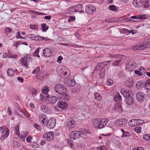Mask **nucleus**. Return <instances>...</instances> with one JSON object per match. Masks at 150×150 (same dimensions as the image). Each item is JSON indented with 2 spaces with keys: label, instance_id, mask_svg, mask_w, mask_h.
<instances>
[{
  "label": "nucleus",
  "instance_id": "nucleus-1",
  "mask_svg": "<svg viewBox=\"0 0 150 150\" xmlns=\"http://www.w3.org/2000/svg\"><path fill=\"white\" fill-rule=\"evenodd\" d=\"M54 89L57 93L62 96L64 100L67 101L69 99V96L67 94V91L66 87L63 84L59 83L57 84L54 86Z\"/></svg>",
  "mask_w": 150,
  "mask_h": 150
},
{
  "label": "nucleus",
  "instance_id": "nucleus-2",
  "mask_svg": "<svg viewBox=\"0 0 150 150\" xmlns=\"http://www.w3.org/2000/svg\"><path fill=\"white\" fill-rule=\"evenodd\" d=\"M83 134V132H82L74 131L70 132L69 135V137L70 139L75 140L80 137H82Z\"/></svg>",
  "mask_w": 150,
  "mask_h": 150
},
{
  "label": "nucleus",
  "instance_id": "nucleus-3",
  "mask_svg": "<svg viewBox=\"0 0 150 150\" xmlns=\"http://www.w3.org/2000/svg\"><path fill=\"white\" fill-rule=\"evenodd\" d=\"M56 120L54 117H52L48 119L45 126L49 129H52L56 125Z\"/></svg>",
  "mask_w": 150,
  "mask_h": 150
},
{
  "label": "nucleus",
  "instance_id": "nucleus-4",
  "mask_svg": "<svg viewBox=\"0 0 150 150\" xmlns=\"http://www.w3.org/2000/svg\"><path fill=\"white\" fill-rule=\"evenodd\" d=\"M127 123V120L125 118H122L117 120L115 124L117 126L122 127H125Z\"/></svg>",
  "mask_w": 150,
  "mask_h": 150
},
{
  "label": "nucleus",
  "instance_id": "nucleus-5",
  "mask_svg": "<svg viewBox=\"0 0 150 150\" xmlns=\"http://www.w3.org/2000/svg\"><path fill=\"white\" fill-rule=\"evenodd\" d=\"M54 134L51 131L44 134L43 136L45 140L49 141H52L54 138Z\"/></svg>",
  "mask_w": 150,
  "mask_h": 150
},
{
  "label": "nucleus",
  "instance_id": "nucleus-6",
  "mask_svg": "<svg viewBox=\"0 0 150 150\" xmlns=\"http://www.w3.org/2000/svg\"><path fill=\"white\" fill-rule=\"evenodd\" d=\"M39 121L42 125L45 126V125L48 120L46 115L44 113L40 115L39 117Z\"/></svg>",
  "mask_w": 150,
  "mask_h": 150
},
{
  "label": "nucleus",
  "instance_id": "nucleus-7",
  "mask_svg": "<svg viewBox=\"0 0 150 150\" xmlns=\"http://www.w3.org/2000/svg\"><path fill=\"white\" fill-rule=\"evenodd\" d=\"M146 95L143 93L138 92L136 95V98L137 101L139 102H143L145 99Z\"/></svg>",
  "mask_w": 150,
  "mask_h": 150
},
{
  "label": "nucleus",
  "instance_id": "nucleus-8",
  "mask_svg": "<svg viewBox=\"0 0 150 150\" xmlns=\"http://www.w3.org/2000/svg\"><path fill=\"white\" fill-rule=\"evenodd\" d=\"M85 10L87 13L90 14L96 11V8L91 5H87L86 6Z\"/></svg>",
  "mask_w": 150,
  "mask_h": 150
},
{
  "label": "nucleus",
  "instance_id": "nucleus-9",
  "mask_svg": "<svg viewBox=\"0 0 150 150\" xmlns=\"http://www.w3.org/2000/svg\"><path fill=\"white\" fill-rule=\"evenodd\" d=\"M66 125L68 128H73L76 125L75 121L72 119H70L66 122Z\"/></svg>",
  "mask_w": 150,
  "mask_h": 150
},
{
  "label": "nucleus",
  "instance_id": "nucleus-10",
  "mask_svg": "<svg viewBox=\"0 0 150 150\" xmlns=\"http://www.w3.org/2000/svg\"><path fill=\"white\" fill-rule=\"evenodd\" d=\"M30 58H32L28 57H25L22 58L21 59V62L23 65L25 66L26 68L28 67L27 65L28 62Z\"/></svg>",
  "mask_w": 150,
  "mask_h": 150
},
{
  "label": "nucleus",
  "instance_id": "nucleus-11",
  "mask_svg": "<svg viewBox=\"0 0 150 150\" xmlns=\"http://www.w3.org/2000/svg\"><path fill=\"white\" fill-rule=\"evenodd\" d=\"M114 109L115 112L117 111L119 113L122 112L123 111L121 104L120 103H117L115 105Z\"/></svg>",
  "mask_w": 150,
  "mask_h": 150
},
{
  "label": "nucleus",
  "instance_id": "nucleus-12",
  "mask_svg": "<svg viewBox=\"0 0 150 150\" xmlns=\"http://www.w3.org/2000/svg\"><path fill=\"white\" fill-rule=\"evenodd\" d=\"M58 106L59 108L63 110L66 109L68 107V105L66 103L61 101L58 102Z\"/></svg>",
  "mask_w": 150,
  "mask_h": 150
},
{
  "label": "nucleus",
  "instance_id": "nucleus-13",
  "mask_svg": "<svg viewBox=\"0 0 150 150\" xmlns=\"http://www.w3.org/2000/svg\"><path fill=\"white\" fill-rule=\"evenodd\" d=\"M144 0H134L132 1V4L137 7H142L143 4H141Z\"/></svg>",
  "mask_w": 150,
  "mask_h": 150
},
{
  "label": "nucleus",
  "instance_id": "nucleus-14",
  "mask_svg": "<svg viewBox=\"0 0 150 150\" xmlns=\"http://www.w3.org/2000/svg\"><path fill=\"white\" fill-rule=\"evenodd\" d=\"M43 53L44 57H49L51 55V51L49 48H46L44 49Z\"/></svg>",
  "mask_w": 150,
  "mask_h": 150
},
{
  "label": "nucleus",
  "instance_id": "nucleus-15",
  "mask_svg": "<svg viewBox=\"0 0 150 150\" xmlns=\"http://www.w3.org/2000/svg\"><path fill=\"white\" fill-rule=\"evenodd\" d=\"M74 6L76 12H79L80 13H82L84 12V10L82 4H79Z\"/></svg>",
  "mask_w": 150,
  "mask_h": 150
},
{
  "label": "nucleus",
  "instance_id": "nucleus-16",
  "mask_svg": "<svg viewBox=\"0 0 150 150\" xmlns=\"http://www.w3.org/2000/svg\"><path fill=\"white\" fill-rule=\"evenodd\" d=\"M108 120L103 119L102 120L100 119V125L98 128L99 129H102L105 127L108 122Z\"/></svg>",
  "mask_w": 150,
  "mask_h": 150
},
{
  "label": "nucleus",
  "instance_id": "nucleus-17",
  "mask_svg": "<svg viewBox=\"0 0 150 150\" xmlns=\"http://www.w3.org/2000/svg\"><path fill=\"white\" fill-rule=\"evenodd\" d=\"M62 73L64 75H67L69 76L70 75V72L69 69L65 66H63L62 69Z\"/></svg>",
  "mask_w": 150,
  "mask_h": 150
},
{
  "label": "nucleus",
  "instance_id": "nucleus-18",
  "mask_svg": "<svg viewBox=\"0 0 150 150\" xmlns=\"http://www.w3.org/2000/svg\"><path fill=\"white\" fill-rule=\"evenodd\" d=\"M76 83V82L74 79L71 78L69 79L67 82H66V86H68L72 87L74 86Z\"/></svg>",
  "mask_w": 150,
  "mask_h": 150
},
{
  "label": "nucleus",
  "instance_id": "nucleus-19",
  "mask_svg": "<svg viewBox=\"0 0 150 150\" xmlns=\"http://www.w3.org/2000/svg\"><path fill=\"white\" fill-rule=\"evenodd\" d=\"M125 101L127 104L131 105L134 102V99L132 96L129 97H126L125 99Z\"/></svg>",
  "mask_w": 150,
  "mask_h": 150
},
{
  "label": "nucleus",
  "instance_id": "nucleus-20",
  "mask_svg": "<svg viewBox=\"0 0 150 150\" xmlns=\"http://www.w3.org/2000/svg\"><path fill=\"white\" fill-rule=\"evenodd\" d=\"M121 93L123 95L125 98L126 97H129L132 96V95L130 94V93H132L131 91L126 90H125L123 91H121Z\"/></svg>",
  "mask_w": 150,
  "mask_h": 150
},
{
  "label": "nucleus",
  "instance_id": "nucleus-21",
  "mask_svg": "<svg viewBox=\"0 0 150 150\" xmlns=\"http://www.w3.org/2000/svg\"><path fill=\"white\" fill-rule=\"evenodd\" d=\"M100 119H95L93 120V126L95 128H98L100 125Z\"/></svg>",
  "mask_w": 150,
  "mask_h": 150
},
{
  "label": "nucleus",
  "instance_id": "nucleus-22",
  "mask_svg": "<svg viewBox=\"0 0 150 150\" xmlns=\"http://www.w3.org/2000/svg\"><path fill=\"white\" fill-rule=\"evenodd\" d=\"M144 88L147 90H150V79L147 80L144 84Z\"/></svg>",
  "mask_w": 150,
  "mask_h": 150
},
{
  "label": "nucleus",
  "instance_id": "nucleus-23",
  "mask_svg": "<svg viewBox=\"0 0 150 150\" xmlns=\"http://www.w3.org/2000/svg\"><path fill=\"white\" fill-rule=\"evenodd\" d=\"M149 0H144L141 4H143V6L142 7L144 8H148L150 6L149 3Z\"/></svg>",
  "mask_w": 150,
  "mask_h": 150
},
{
  "label": "nucleus",
  "instance_id": "nucleus-24",
  "mask_svg": "<svg viewBox=\"0 0 150 150\" xmlns=\"http://www.w3.org/2000/svg\"><path fill=\"white\" fill-rule=\"evenodd\" d=\"M149 16L148 14H140L138 16V18L139 20H143L147 19Z\"/></svg>",
  "mask_w": 150,
  "mask_h": 150
},
{
  "label": "nucleus",
  "instance_id": "nucleus-25",
  "mask_svg": "<svg viewBox=\"0 0 150 150\" xmlns=\"http://www.w3.org/2000/svg\"><path fill=\"white\" fill-rule=\"evenodd\" d=\"M114 100L115 102H119L122 100V97L119 93L116 95L114 97Z\"/></svg>",
  "mask_w": 150,
  "mask_h": 150
},
{
  "label": "nucleus",
  "instance_id": "nucleus-26",
  "mask_svg": "<svg viewBox=\"0 0 150 150\" xmlns=\"http://www.w3.org/2000/svg\"><path fill=\"white\" fill-rule=\"evenodd\" d=\"M136 120L135 119H133L130 120L128 122L129 125L130 127H133L136 126Z\"/></svg>",
  "mask_w": 150,
  "mask_h": 150
},
{
  "label": "nucleus",
  "instance_id": "nucleus-27",
  "mask_svg": "<svg viewBox=\"0 0 150 150\" xmlns=\"http://www.w3.org/2000/svg\"><path fill=\"white\" fill-rule=\"evenodd\" d=\"M144 84L142 81H139L137 82L136 85V87L137 88L139 89L140 87H144Z\"/></svg>",
  "mask_w": 150,
  "mask_h": 150
},
{
  "label": "nucleus",
  "instance_id": "nucleus-28",
  "mask_svg": "<svg viewBox=\"0 0 150 150\" xmlns=\"http://www.w3.org/2000/svg\"><path fill=\"white\" fill-rule=\"evenodd\" d=\"M108 56L109 57H111L112 58H115L117 59L121 57L120 55L113 54H109Z\"/></svg>",
  "mask_w": 150,
  "mask_h": 150
},
{
  "label": "nucleus",
  "instance_id": "nucleus-29",
  "mask_svg": "<svg viewBox=\"0 0 150 150\" xmlns=\"http://www.w3.org/2000/svg\"><path fill=\"white\" fill-rule=\"evenodd\" d=\"M121 131L123 133L122 137H127L130 136V134L128 132L125 131L123 129H121Z\"/></svg>",
  "mask_w": 150,
  "mask_h": 150
},
{
  "label": "nucleus",
  "instance_id": "nucleus-30",
  "mask_svg": "<svg viewBox=\"0 0 150 150\" xmlns=\"http://www.w3.org/2000/svg\"><path fill=\"white\" fill-rule=\"evenodd\" d=\"M7 73L9 76H13L15 74L14 70L11 68L8 69L7 71Z\"/></svg>",
  "mask_w": 150,
  "mask_h": 150
},
{
  "label": "nucleus",
  "instance_id": "nucleus-31",
  "mask_svg": "<svg viewBox=\"0 0 150 150\" xmlns=\"http://www.w3.org/2000/svg\"><path fill=\"white\" fill-rule=\"evenodd\" d=\"M103 68V66L102 64L101 63H99L95 67L94 69L96 71H98L100 69H101L102 70Z\"/></svg>",
  "mask_w": 150,
  "mask_h": 150
},
{
  "label": "nucleus",
  "instance_id": "nucleus-32",
  "mask_svg": "<svg viewBox=\"0 0 150 150\" xmlns=\"http://www.w3.org/2000/svg\"><path fill=\"white\" fill-rule=\"evenodd\" d=\"M41 26L42 28V30L43 32H45L48 30V27L46 26V23H42L41 24Z\"/></svg>",
  "mask_w": 150,
  "mask_h": 150
},
{
  "label": "nucleus",
  "instance_id": "nucleus-33",
  "mask_svg": "<svg viewBox=\"0 0 150 150\" xmlns=\"http://www.w3.org/2000/svg\"><path fill=\"white\" fill-rule=\"evenodd\" d=\"M94 96L96 99L98 101L101 100L102 99V96L99 93H95Z\"/></svg>",
  "mask_w": 150,
  "mask_h": 150
},
{
  "label": "nucleus",
  "instance_id": "nucleus-34",
  "mask_svg": "<svg viewBox=\"0 0 150 150\" xmlns=\"http://www.w3.org/2000/svg\"><path fill=\"white\" fill-rule=\"evenodd\" d=\"M122 32L123 33H132V34H134L136 33L134 32H133L132 30H128L126 28H123L122 30Z\"/></svg>",
  "mask_w": 150,
  "mask_h": 150
},
{
  "label": "nucleus",
  "instance_id": "nucleus-35",
  "mask_svg": "<svg viewBox=\"0 0 150 150\" xmlns=\"http://www.w3.org/2000/svg\"><path fill=\"white\" fill-rule=\"evenodd\" d=\"M49 87L47 86H45L42 89L41 91L44 94L46 93H47L49 91Z\"/></svg>",
  "mask_w": 150,
  "mask_h": 150
},
{
  "label": "nucleus",
  "instance_id": "nucleus-36",
  "mask_svg": "<svg viewBox=\"0 0 150 150\" xmlns=\"http://www.w3.org/2000/svg\"><path fill=\"white\" fill-rule=\"evenodd\" d=\"M67 11H68V13H72L76 12L75 9L74 8V6L69 8Z\"/></svg>",
  "mask_w": 150,
  "mask_h": 150
},
{
  "label": "nucleus",
  "instance_id": "nucleus-37",
  "mask_svg": "<svg viewBox=\"0 0 150 150\" xmlns=\"http://www.w3.org/2000/svg\"><path fill=\"white\" fill-rule=\"evenodd\" d=\"M19 128V126L18 125L16 126L14 128V132L18 136H19L20 134Z\"/></svg>",
  "mask_w": 150,
  "mask_h": 150
},
{
  "label": "nucleus",
  "instance_id": "nucleus-38",
  "mask_svg": "<svg viewBox=\"0 0 150 150\" xmlns=\"http://www.w3.org/2000/svg\"><path fill=\"white\" fill-rule=\"evenodd\" d=\"M135 120L136 126L139 125L144 122V121L143 120L135 119Z\"/></svg>",
  "mask_w": 150,
  "mask_h": 150
},
{
  "label": "nucleus",
  "instance_id": "nucleus-39",
  "mask_svg": "<svg viewBox=\"0 0 150 150\" xmlns=\"http://www.w3.org/2000/svg\"><path fill=\"white\" fill-rule=\"evenodd\" d=\"M122 59L121 57L120 58L118 59H117L112 64V65L114 66H117L121 62Z\"/></svg>",
  "mask_w": 150,
  "mask_h": 150
},
{
  "label": "nucleus",
  "instance_id": "nucleus-40",
  "mask_svg": "<svg viewBox=\"0 0 150 150\" xmlns=\"http://www.w3.org/2000/svg\"><path fill=\"white\" fill-rule=\"evenodd\" d=\"M9 134V130L8 128H7L5 133L4 135H2V137L3 138V139H4L6 138Z\"/></svg>",
  "mask_w": 150,
  "mask_h": 150
},
{
  "label": "nucleus",
  "instance_id": "nucleus-41",
  "mask_svg": "<svg viewBox=\"0 0 150 150\" xmlns=\"http://www.w3.org/2000/svg\"><path fill=\"white\" fill-rule=\"evenodd\" d=\"M39 48H38L36 49L35 51L33 53V55L34 56L37 57H40L38 54V53L39 52Z\"/></svg>",
  "mask_w": 150,
  "mask_h": 150
},
{
  "label": "nucleus",
  "instance_id": "nucleus-42",
  "mask_svg": "<svg viewBox=\"0 0 150 150\" xmlns=\"http://www.w3.org/2000/svg\"><path fill=\"white\" fill-rule=\"evenodd\" d=\"M51 103L52 104H54L57 100V98L53 96H51Z\"/></svg>",
  "mask_w": 150,
  "mask_h": 150
},
{
  "label": "nucleus",
  "instance_id": "nucleus-43",
  "mask_svg": "<svg viewBox=\"0 0 150 150\" xmlns=\"http://www.w3.org/2000/svg\"><path fill=\"white\" fill-rule=\"evenodd\" d=\"M117 7L115 6L112 5H110L109 7V8L111 11H117Z\"/></svg>",
  "mask_w": 150,
  "mask_h": 150
},
{
  "label": "nucleus",
  "instance_id": "nucleus-44",
  "mask_svg": "<svg viewBox=\"0 0 150 150\" xmlns=\"http://www.w3.org/2000/svg\"><path fill=\"white\" fill-rule=\"evenodd\" d=\"M126 67L127 68H128L129 69H131V70H132V69H131L133 67H134V65L133 64L131 63H128L127 64H126Z\"/></svg>",
  "mask_w": 150,
  "mask_h": 150
},
{
  "label": "nucleus",
  "instance_id": "nucleus-45",
  "mask_svg": "<svg viewBox=\"0 0 150 150\" xmlns=\"http://www.w3.org/2000/svg\"><path fill=\"white\" fill-rule=\"evenodd\" d=\"M13 144L14 147H19L20 146V143L16 141H14L13 142Z\"/></svg>",
  "mask_w": 150,
  "mask_h": 150
},
{
  "label": "nucleus",
  "instance_id": "nucleus-46",
  "mask_svg": "<svg viewBox=\"0 0 150 150\" xmlns=\"http://www.w3.org/2000/svg\"><path fill=\"white\" fill-rule=\"evenodd\" d=\"M98 150H107L106 147L104 145L101 146L97 148Z\"/></svg>",
  "mask_w": 150,
  "mask_h": 150
},
{
  "label": "nucleus",
  "instance_id": "nucleus-47",
  "mask_svg": "<svg viewBox=\"0 0 150 150\" xmlns=\"http://www.w3.org/2000/svg\"><path fill=\"white\" fill-rule=\"evenodd\" d=\"M146 45V48H149L150 47V39H148L146 42H145Z\"/></svg>",
  "mask_w": 150,
  "mask_h": 150
},
{
  "label": "nucleus",
  "instance_id": "nucleus-48",
  "mask_svg": "<svg viewBox=\"0 0 150 150\" xmlns=\"http://www.w3.org/2000/svg\"><path fill=\"white\" fill-rule=\"evenodd\" d=\"M31 29L37 30L38 29L37 25L34 24H31L29 25Z\"/></svg>",
  "mask_w": 150,
  "mask_h": 150
},
{
  "label": "nucleus",
  "instance_id": "nucleus-49",
  "mask_svg": "<svg viewBox=\"0 0 150 150\" xmlns=\"http://www.w3.org/2000/svg\"><path fill=\"white\" fill-rule=\"evenodd\" d=\"M111 62L110 60H109L107 61H105L103 62H101V64H102L103 66V68H104L105 67L107 66V65L109 63H110Z\"/></svg>",
  "mask_w": 150,
  "mask_h": 150
},
{
  "label": "nucleus",
  "instance_id": "nucleus-50",
  "mask_svg": "<svg viewBox=\"0 0 150 150\" xmlns=\"http://www.w3.org/2000/svg\"><path fill=\"white\" fill-rule=\"evenodd\" d=\"M143 138L145 140L149 141L150 139V135L145 134L144 135Z\"/></svg>",
  "mask_w": 150,
  "mask_h": 150
},
{
  "label": "nucleus",
  "instance_id": "nucleus-51",
  "mask_svg": "<svg viewBox=\"0 0 150 150\" xmlns=\"http://www.w3.org/2000/svg\"><path fill=\"white\" fill-rule=\"evenodd\" d=\"M105 75V71H103L101 70V71L100 72V76L101 78L103 79L104 78Z\"/></svg>",
  "mask_w": 150,
  "mask_h": 150
},
{
  "label": "nucleus",
  "instance_id": "nucleus-52",
  "mask_svg": "<svg viewBox=\"0 0 150 150\" xmlns=\"http://www.w3.org/2000/svg\"><path fill=\"white\" fill-rule=\"evenodd\" d=\"M16 38L18 39H24L25 37H23L21 36L20 34V33L19 31H18L17 32L16 34Z\"/></svg>",
  "mask_w": 150,
  "mask_h": 150
},
{
  "label": "nucleus",
  "instance_id": "nucleus-53",
  "mask_svg": "<svg viewBox=\"0 0 150 150\" xmlns=\"http://www.w3.org/2000/svg\"><path fill=\"white\" fill-rule=\"evenodd\" d=\"M40 69L39 67H37L36 69H35L32 72L33 74H36L40 71Z\"/></svg>",
  "mask_w": 150,
  "mask_h": 150
},
{
  "label": "nucleus",
  "instance_id": "nucleus-54",
  "mask_svg": "<svg viewBox=\"0 0 150 150\" xmlns=\"http://www.w3.org/2000/svg\"><path fill=\"white\" fill-rule=\"evenodd\" d=\"M31 146L34 148H36L39 146V144L36 142L32 143Z\"/></svg>",
  "mask_w": 150,
  "mask_h": 150
},
{
  "label": "nucleus",
  "instance_id": "nucleus-55",
  "mask_svg": "<svg viewBox=\"0 0 150 150\" xmlns=\"http://www.w3.org/2000/svg\"><path fill=\"white\" fill-rule=\"evenodd\" d=\"M84 133L86 134H88L89 135L91 134L92 132L89 130L87 129H84Z\"/></svg>",
  "mask_w": 150,
  "mask_h": 150
},
{
  "label": "nucleus",
  "instance_id": "nucleus-56",
  "mask_svg": "<svg viewBox=\"0 0 150 150\" xmlns=\"http://www.w3.org/2000/svg\"><path fill=\"white\" fill-rule=\"evenodd\" d=\"M107 84L109 86L112 85L113 83L112 80L111 79H108L107 81Z\"/></svg>",
  "mask_w": 150,
  "mask_h": 150
},
{
  "label": "nucleus",
  "instance_id": "nucleus-57",
  "mask_svg": "<svg viewBox=\"0 0 150 150\" xmlns=\"http://www.w3.org/2000/svg\"><path fill=\"white\" fill-rule=\"evenodd\" d=\"M6 127L5 126H3L1 127H0V130L1 133H3L5 132L6 129Z\"/></svg>",
  "mask_w": 150,
  "mask_h": 150
},
{
  "label": "nucleus",
  "instance_id": "nucleus-58",
  "mask_svg": "<svg viewBox=\"0 0 150 150\" xmlns=\"http://www.w3.org/2000/svg\"><path fill=\"white\" fill-rule=\"evenodd\" d=\"M75 19V16H70L68 19V21L69 22L74 21Z\"/></svg>",
  "mask_w": 150,
  "mask_h": 150
},
{
  "label": "nucleus",
  "instance_id": "nucleus-59",
  "mask_svg": "<svg viewBox=\"0 0 150 150\" xmlns=\"http://www.w3.org/2000/svg\"><path fill=\"white\" fill-rule=\"evenodd\" d=\"M139 47L140 50H143L145 48H146V47H146L145 42L143 44L139 45Z\"/></svg>",
  "mask_w": 150,
  "mask_h": 150
},
{
  "label": "nucleus",
  "instance_id": "nucleus-60",
  "mask_svg": "<svg viewBox=\"0 0 150 150\" xmlns=\"http://www.w3.org/2000/svg\"><path fill=\"white\" fill-rule=\"evenodd\" d=\"M141 129L142 127H137L135 128L134 131L137 133H140L141 132Z\"/></svg>",
  "mask_w": 150,
  "mask_h": 150
},
{
  "label": "nucleus",
  "instance_id": "nucleus-61",
  "mask_svg": "<svg viewBox=\"0 0 150 150\" xmlns=\"http://www.w3.org/2000/svg\"><path fill=\"white\" fill-rule=\"evenodd\" d=\"M124 74L122 71H120L118 72L117 76L118 77L122 78L124 76Z\"/></svg>",
  "mask_w": 150,
  "mask_h": 150
},
{
  "label": "nucleus",
  "instance_id": "nucleus-62",
  "mask_svg": "<svg viewBox=\"0 0 150 150\" xmlns=\"http://www.w3.org/2000/svg\"><path fill=\"white\" fill-rule=\"evenodd\" d=\"M105 21L107 23L114 22H115L114 18H107L105 20Z\"/></svg>",
  "mask_w": 150,
  "mask_h": 150
},
{
  "label": "nucleus",
  "instance_id": "nucleus-63",
  "mask_svg": "<svg viewBox=\"0 0 150 150\" xmlns=\"http://www.w3.org/2000/svg\"><path fill=\"white\" fill-rule=\"evenodd\" d=\"M132 150H144V149L142 147L139 146L134 147Z\"/></svg>",
  "mask_w": 150,
  "mask_h": 150
},
{
  "label": "nucleus",
  "instance_id": "nucleus-64",
  "mask_svg": "<svg viewBox=\"0 0 150 150\" xmlns=\"http://www.w3.org/2000/svg\"><path fill=\"white\" fill-rule=\"evenodd\" d=\"M34 126L35 128L36 129L38 130H40V126L37 124L35 123L34 124Z\"/></svg>",
  "mask_w": 150,
  "mask_h": 150
}]
</instances>
